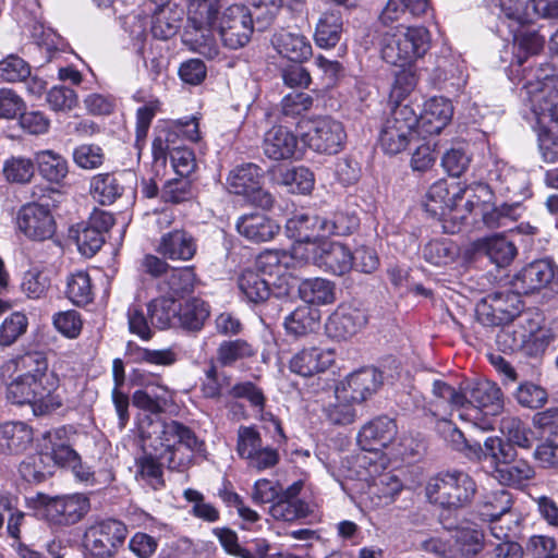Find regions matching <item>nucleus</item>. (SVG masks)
I'll return each instance as SVG.
<instances>
[{"mask_svg":"<svg viewBox=\"0 0 558 558\" xmlns=\"http://www.w3.org/2000/svg\"><path fill=\"white\" fill-rule=\"evenodd\" d=\"M524 87L543 132L539 138L542 157L548 163L558 162V78L529 82Z\"/></svg>","mask_w":558,"mask_h":558,"instance_id":"f257e3e1","label":"nucleus"},{"mask_svg":"<svg viewBox=\"0 0 558 558\" xmlns=\"http://www.w3.org/2000/svg\"><path fill=\"white\" fill-rule=\"evenodd\" d=\"M219 0H190L182 41L191 50L207 58L218 54L213 25L217 20Z\"/></svg>","mask_w":558,"mask_h":558,"instance_id":"f03ea898","label":"nucleus"},{"mask_svg":"<svg viewBox=\"0 0 558 558\" xmlns=\"http://www.w3.org/2000/svg\"><path fill=\"white\" fill-rule=\"evenodd\" d=\"M429 47V32L423 26H396V31L384 33L380 39L383 60L396 66H404L422 58Z\"/></svg>","mask_w":558,"mask_h":558,"instance_id":"7ed1b4c3","label":"nucleus"},{"mask_svg":"<svg viewBox=\"0 0 558 558\" xmlns=\"http://www.w3.org/2000/svg\"><path fill=\"white\" fill-rule=\"evenodd\" d=\"M425 490L430 502L448 509H460L472 502L477 485L469 473L454 469L430 477Z\"/></svg>","mask_w":558,"mask_h":558,"instance_id":"20e7f679","label":"nucleus"},{"mask_svg":"<svg viewBox=\"0 0 558 558\" xmlns=\"http://www.w3.org/2000/svg\"><path fill=\"white\" fill-rule=\"evenodd\" d=\"M468 405L460 418L473 423L482 430L494 428L493 416L499 415L505 408L501 389L494 381L482 379L465 383Z\"/></svg>","mask_w":558,"mask_h":558,"instance_id":"39448f33","label":"nucleus"},{"mask_svg":"<svg viewBox=\"0 0 558 558\" xmlns=\"http://www.w3.org/2000/svg\"><path fill=\"white\" fill-rule=\"evenodd\" d=\"M7 401L16 407H29L35 416H46L63 405L56 389L20 374L11 376L5 385Z\"/></svg>","mask_w":558,"mask_h":558,"instance_id":"423d86ee","label":"nucleus"},{"mask_svg":"<svg viewBox=\"0 0 558 558\" xmlns=\"http://www.w3.org/2000/svg\"><path fill=\"white\" fill-rule=\"evenodd\" d=\"M156 427L159 429L160 447L166 453L161 458L167 459L170 470H184L191 462L192 453L199 451L203 442L191 428L177 421H158Z\"/></svg>","mask_w":558,"mask_h":558,"instance_id":"0eeeda50","label":"nucleus"},{"mask_svg":"<svg viewBox=\"0 0 558 558\" xmlns=\"http://www.w3.org/2000/svg\"><path fill=\"white\" fill-rule=\"evenodd\" d=\"M418 113L409 104H398L386 119L379 136L381 149L388 155L404 151L417 138Z\"/></svg>","mask_w":558,"mask_h":558,"instance_id":"6e6552de","label":"nucleus"},{"mask_svg":"<svg viewBox=\"0 0 558 558\" xmlns=\"http://www.w3.org/2000/svg\"><path fill=\"white\" fill-rule=\"evenodd\" d=\"M128 533L122 521L108 518L90 524L84 532L83 542L93 558H113L124 545Z\"/></svg>","mask_w":558,"mask_h":558,"instance_id":"1a4fd4ad","label":"nucleus"},{"mask_svg":"<svg viewBox=\"0 0 558 558\" xmlns=\"http://www.w3.org/2000/svg\"><path fill=\"white\" fill-rule=\"evenodd\" d=\"M522 293L498 291L487 295L476 307L478 320L486 326H501L513 322L523 310Z\"/></svg>","mask_w":558,"mask_h":558,"instance_id":"9d476101","label":"nucleus"},{"mask_svg":"<svg viewBox=\"0 0 558 558\" xmlns=\"http://www.w3.org/2000/svg\"><path fill=\"white\" fill-rule=\"evenodd\" d=\"M218 32L226 47L235 50L246 46L254 32L250 9L242 4L228 7L219 17Z\"/></svg>","mask_w":558,"mask_h":558,"instance_id":"9b49d317","label":"nucleus"},{"mask_svg":"<svg viewBox=\"0 0 558 558\" xmlns=\"http://www.w3.org/2000/svg\"><path fill=\"white\" fill-rule=\"evenodd\" d=\"M262 170L253 163H246L232 170L227 179L230 192L243 195L252 204L269 209L274 205L272 195L262 189Z\"/></svg>","mask_w":558,"mask_h":558,"instance_id":"f8f14e48","label":"nucleus"},{"mask_svg":"<svg viewBox=\"0 0 558 558\" xmlns=\"http://www.w3.org/2000/svg\"><path fill=\"white\" fill-rule=\"evenodd\" d=\"M345 138L342 123L328 116L312 120L303 134V141L311 149L328 155L342 150Z\"/></svg>","mask_w":558,"mask_h":558,"instance_id":"ddd939ff","label":"nucleus"},{"mask_svg":"<svg viewBox=\"0 0 558 558\" xmlns=\"http://www.w3.org/2000/svg\"><path fill=\"white\" fill-rule=\"evenodd\" d=\"M465 405V383L456 388L441 379H435L432 384V397L426 401L424 411L436 420L448 423L453 412H464Z\"/></svg>","mask_w":558,"mask_h":558,"instance_id":"4468645a","label":"nucleus"},{"mask_svg":"<svg viewBox=\"0 0 558 558\" xmlns=\"http://www.w3.org/2000/svg\"><path fill=\"white\" fill-rule=\"evenodd\" d=\"M555 284H558V269L550 259H537L525 265L510 281L511 289L524 295Z\"/></svg>","mask_w":558,"mask_h":558,"instance_id":"2eb2a0df","label":"nucleus"},{"mask_svg":"<svg viewBox=\"0 0 558 558\" xmlns=\"http://www.w3.org/2000/svg\"><path fill=\"white\" fill-rule=\"evenodd\" d=\"M19 230L28 239L44 241L50 239L56 231V222L48 206L28 203L17 213Z\"/></svg>","mask_w":558,"mask_h":558,"instance_id":"dca6fc26","label":"nucleus"},{"mask_svg":"<svg viewBox=\"0 0 558 558\" xmlns=\"http://www.w3.org/2000/svg\"><path fill=\"white\" fill-rule=\"evenodd\" d=\"M47 519L58 525H72L89 511V499L83 494L45 497L43 501Z\"/></svg>","mask_w":558,"mask_h":558,"instance_id":"f3484780","label":"nucleus"},{"mask_svg":"<svg viewBox=\"0 0 558 558\" xmlns=\"http://www.w3.org/2000/svg\"><path fill=\"white\" fill-rule=\"evenodd\" d=\"M304 482L299 480L287 488L280 487V494L269 508V514L277 521L293 522L311 513L310 505L300 498Z\"/></svg>","mask_w":558,"mask_h":558,"instance_id":"a211bd4d","label":"nucleus"},{"mask_svg":"<svg viewBox=\"0 0 558 558\" xmlns=\"http://www.w3.org/2000/svg\"><path fill=\"white\" fill-rule=\"evenodd\" d=\"M313 262L325 272L343 276L353 267V254L339 242H322L313 248Z\"/></svg>","mask_w":558,"mask_h":558,"instance_id":"6ab92c4d","label":"nucleus"},{"mask_svg":"<svg viewBox=\"0 0 558 558\" xmlns=\"http://www.w3.org/2000/svg\"><path fill=\"white\" fill-rule=\"evenodd\" d=\"M155 251L172 262H189L196 255L197 240L184 229H173L160 236Z\"/></svg>","mask_w":558,"mask_h":558,"instance_id":"aec40b11","label":"nucleus"},{"mask_svg":"<svg viewBox=\"0 0 558 558\" xmlns=\"http://www.w3.org/2000/svg\"><path fill=\"white\" fill-rule=\"evenodd\" d=\"M367 323L363 310L348 304H341L330 315L326 329L331 338L345 340L356 335Z\"/></svg>","mask_w":558,"mask_h":558,"instance_id":"412c9836","label":"nucleus"},{"mask_svg":"<svg viewBox=\"0 0 558 558\" xmlns=\"http://www.w3.org/2000/svg\"><path fill=\"white\" fill-rule=\"evenodd\" d=\"M16 374L35 379L47 388L57 390L59 378L54 372H49L46 354L40 351H31L11 361Z\"/></svg>","mask_w":558,"mask_h":558,"instance_id":"4be33fe9","label":"nucleus"},{"mask_svg":"<svg viewBox=\"0 0 558 558\" xmlns=\"http://www.w3.org/2000/svg\"><path fill=\"white\" fill-rule=\"evenodd\" d=\"M397 434V425L387 416H378L361 428L357 444L365 451H377L387 447Z\"/></svg>","mask_w":558,"mask_h":558,"instance_id":"5701e85b","label":"nucleus"},{"mask_svg":"<svg viewBox=\"0 0 558 558\" xmlns=\"http://www.w3.org/2000/svg\"><path fill=\"white\" fill-rule=\"evenodd\" d=\"M456 196H450L448 183L445 180L435 182L426 193L424 207L433 217L438 218L442 222V229L446 233H456L459 223L449 226L447 214H451V205H456Z\"/></svg>","mask_w":558,"mask_h":558,"instance_id":"b1692460","label":"nucleus"},{"mask_svg":"<svg viewBox=\"0 0 558 558\" xmlns=\"http://www.w3.org/2000/svg\"><path fill=\"white\" fill-rule=\"evenodd\" d=\"M383 384V375L374 367H365L350 374L344 384V399L361 403L377 391Z\"/></svg>","mask_w":558,"mask_h":558,"instance_id":"393cba45","label":"nucleus"},{"mask_svg":"<svg viewBox=\"0 0 558 558\" xmlns=\"http://www.w3.org/2000/svg\"><path fill=\"white\" fill-rule=\"evenodd\" d=\"M238 232L252 243L272 240L280 231V226L260 213L243 215L236 222Z\"/></svg>","mask_w":558,"mask_h":558,"instance_id":"a878e982","label":"nucleus"},{"mask_svg":"<svg viewBox=\"0 0 558 558\" xmlns=\"http://www.w3.org/2000/svg\"><path fill=\"white\" fill-rule=\"evenodd\" d=\"M429 5V0H388L378 21L383 26L396 31V26L405 27L408 15L421 16Z\"/></svg>","mask_w":558,"mask_h":558,"instance_id":"bb28decb","label":"nucleus"},{"mask_svg":"<svg viewBox=\"0 0 558 558\" xmlns=\"http://www.w3.org/2000/svg\"><path fill=\"white\" fill-rule=\"evenodd\" d=\"M453 107L450 100L444 97H434L424 104L418 116V128L425 134H438L450 122Z\"/></svg>","mask_w":558,"mask_h":558,"instance_id":"cd10ccee","label":"nucleus"},{"mask_svg":"<svg viewBox=\"0 0 558 558\" xmlns=\"http://www.w3.org/2000/svg\"><path fill=\"white\" fill-rule=\"evenodd\" d=\"M298 143V137L287 128L272 126L264 135L263 151L271 160H288L293 158Z\"/></svg>","mask_w":558,"mask_h":558,"instance_id":"c85d7f7f","label":"nucleus"},{"mask_svg":"<svg viewBox=\"0 0 558 558\" xmlns=\"http://www.w3.org/2000/svg\"><path fill=\"white\" fill-rule=\"evenodd\" d=\"M33 442V428L24 422L0 424V454L24 453Z\"/></svg>","mask_w":558,"mask_h":558,"instance_id":"c756f323","label":"nucleus"},{"mask_svg":"<svg viewBox=\"0 0 558 558\" xmlns=\"http://www.w3.org/2000/svg\"><path fill=\"white\" fill-rule=\"evenodd\" d=\"M322 220L323 217L317 215H311L307 213L295 214L287 220V235L296 242L313 243L315 246L316 240L318 238H324Z\"/></svg>","mask_w":558,"mask_h":558,"instance_id":"7c9ffc66","label":"nucleus"},{"mask_svg":"<svg viewBox=\"0 0 558 558\" xmlns=\"http://www.w3.org/2000/svg\"><path fill=\"white\" fill-rule=\"evenodd\" d=\"M271 43L279 54L295 63H301L312 56L310 40L300 33L280 31L274 35Z\"/></svg>","mask_w":558,"mask_h":558,"instance_id":"2f4dec72","label":"nucleus"},{"mask_svg":"<svg viewBox=\"0 0 558 558\" xmlns=\"http://www.w3.org/2000/svg\"><path fill=\"white\" fill-rule=\"evenodd\" d=\"M332 353L317 348L304 349L290 361V369L303 377L325 372L332 364Z\"/></svg>","mask_w":558,"mask_h":558,"instance_id":"473e14b6","label":"nucleus"},{"mask_svg":"<svg viewBox=\"0 0 558 558\" xmlns=\"http://www.w3.org/2000/svg\"><path fill=\"white\" fill-rule=\"evenodd\" d=\"M478 252L484 253L498 267L510 265L518 255L517 246L502 234L482 238L475 242Z\"/></svg>","mask_w":558,"mask_h":558,"instance_id":"72a5a7b5","label":"nucleus"},{"mask_svg":"<svg viewBox=\"0 0 558 558\" xmlns=\"http://www.w3.org/2000/svg\"><path fill=\"white\" fill-rule=\"evenodd\" d=\"M184 10L178 5L156 8L151 20V34L155 38L168 40L175 36L182 25Z\"/></svg>","mask_w":558,"mask_h":558,"instance_id":"f704fd0d","label":"nucleus"},{"mask_svg":"<svg viewBox=\"0 0 558 558\" xmlns=\"http://www.w3.org/2000/svg\"><path fill=\"white\" fill-rule=\"evenodd\" d=\"M210 314L209 305L197 298L178 303L177 327L189 331H199Z\"/></svg>","mask_w":558,"mask_h":558,"instance_id":"c9c22d12","label":"nucleus"},{"mask_svg":"<svg viewBox=\"0 0 558 558\" xmlns=\"http://www.w3.org/2000/svg\"><path fill=\"white\" fill-rule=\"evenodd\" d=\"M319 327V311L308 305L296 307L284 318V328L294 338L306 337Z\"/></svg>","mask_w":558,"mask_h":558,"instance_id":"e433bc0d","label":"nucleus"},{"mask_svg":"<svg viewBox=\"0 0 558 558\" xmlns=\"http://www.w3.org/2000/svg\"><path fill=\"white\" fill-rule=\"evenodd\" d=\"M62 430L47 433L46 439L49 445H45V451L39 454L40 463L46 460H52L56 465L71 468L77 463L78 453L68 444L62 441Z\"/></svg>","mask_w":558,"mask_h":558,"instance_id":"4c0bfd02","label":"nucleus"},{"mask_svg":"<svg viewBox=\"0 0 558 558\" xmlns=\"http://www.w3.org/2000/svg\"><path fill=\"white\" fill-rule=\"evenodd\" d=\"M299 295L307 304H331L336 300L335 284L324 278L305 279L299 286Z\"/></svg>","mask_w":558,"mask_h":558,"instance_id":"58836bf2","label":"nucleus"},{"mask_svg":"<svg viewBox=\"0 0 558 558\" xmlns=\"http://www.w3.org/2000/svg\"><path fill=\"white\" fill-rule=\"evenodd\" d=\"M342 32V19L339 11H327L320 16L315 32V41L322 48L335 47Z\"/></svg>","mask_w":558,"mask_h":558,"instance_id":"ea45409f","label":"nucleus"},{"mask_svg":"<svg viewBox=\"0 0 558 558\" xmlns=\"http://www.w3.org/2000/svg\"><path fill=\"white\" fill-rule=\"evenodd\" d=\"M161 454H166L162 448L155 447V453L144 452L136 459L137 476H141L155 489L163 485L161 466L167 463V459H162Z\"/></svg>","mask_w":558,"mask_h":558,"instance_id":"a19ab883","label":"nucleus"},{"mask_svg":"<svg viewBox=\"0 0 558 558\" xmlns=\"http://www.w3.org/2000/svg\"><path fill=\"white\" fill-rule=\"evenodd\" d=\"M153 326L159 329L177 327L178 302L172 298H157L147 305Z\"/></svg>","mask_w":558,"mask_h":558,"instance_id":"79ce46f5","label":"nucleus"},{"mask_svg":"<svg viewBox=\"0 0 558 558\" xmlns=\"http://www.w3.org/2000/svg\"><path fill=\"white\" fill-rule=\"evenodd\" d=\"M35 161L43 178L51 183H60L68 175V162L52 150H43L36 154Z\"/></svg>","mask_w":558,"mask_h":558,"instance_id":"37998d69","label":"nucleus"},{"mask_svg":"<svg viewBox=\"0 0 558 558\" xmlns=\"http://www.w3.org/2000/svg\"><path fill=\"white\" fill-rule=\"evenodd\" d=\"M238 284L250 302H264L270 295V282L255 270H244L239 277Z\"/></svg>","mask_w":558,"mask_h":558,"instance_id":"c03bdc74","label":"nucleus"},{"mask_svg":"<svg viewBox=\"0 0 558 558\" xmlns=\"http://www.w3.org/2000/svg\"><path fill=\"white\" fill-rule=\"evenodd\" d=\"M123 193V186L111 173H101L93 177L90 194L101 205H111Z\"/></svg>","mask_w":558,"mask_h":558,"instance_id":"a18cd8bd","label":"nucleus"},{"mask_svg":"<svg viewBox=\"0 0 558 558\" xmlns=\"http://www.w3.org/2000/svg\"><path fill=\"white\" fill-rule=\"evenodd\" d=\"M511 507V494L502 488L485 495L480 505L478 512L484 520L496 521L509 513Z\"/></svg>","mask_w":558,"mask_h":558,"instance_id":"49530a36","label":"nucleus"},{"mask_svg":"<svg viewBox=\"0 0 558 558\" xmlns=\"http://www.w3.org/2000/svg\"><path fill=\"white\" fill-rule=\"evenodd\" d=\"M66 298L77 306H85L94 300V287L86 271H77L68 277Z\"/></svg>","mask_w":558,"mask_h":558,"instance_id":"de8ad7c7","label":"nucleus"},{"mask_svg":"<svg viewBox=\"0 0 558 558\" xmlns=\"http://www.w3.org/2000/svg\"><path fill=\"white\" fill-rule=\"evenodd\" d=\"M424 259L435 266H447L459 255L457 245L447 239H437L427 242L422 251Z\"/></svg>","mask_w":558,"mask_h":558,"instance_id":"09e8293b","label":"nucleus"},{"mask_svg":"<svg viewBox=\"0 0 558 558\" xmlns=\"http://www.w3.org/2000/svg\"><path fill=\"white\" fill-rule=\"evenodd\" d=\"M324 236H347L360 227V219L354 213L336 211L330 217H323Z\"/></svg>","mask_w":558,"mask_h":558,"instance_id":"8fccbe9b","label":"nucleus"},{"mask_svg":"<svg viewBox=\"0 0 558 558\" xmlns=\"http://www.w3.org/2000/svg\"><path fill=\"white\" fill-rule=\"evenodd\" d=\"M114 387L112 389V401L119 416L120 427L123 428L129 418V396L120 390L124 384V364L121 359H114L112 363Z\"/></svg>","mask_w":558,"mask_h":558,"instance_id":"3c124183","label":"nucleus"},{"mask_svg":"<svg viewBox=\"0 0 558 558\" xmlns=\"http://www.w3.org/2000/svg\"><path fill=\"white\" fill-rule=\"evenodd\" d=\"M520 325L525 330L527 335H523V338L529 337L526 340V348L530 353L537 354L539 352H544L548 345V341L546 340L545 335L538 336L537 332L541 331V322L538 314H534L532 312H523L517 316Z\"/></svg>","mask_w":558,"mask_h":558,"instance_id":"603ef678","label":"nucleus"},{"mask_svg":"<svg viewBox=\"0 0 558 558\" xmlns=\"http://www.w3.org/2000/svg\"><path fill=\"white\" fill-rule=\"evenodd\" d=\"M2 173L11 183H28L35 173V165L31 158L12 156L3 163Z\"/></svg>","mask_w":558,"mask_h":558,"instance_id":"864d4df0","label":"nucleus"},{"mask_svg":"<svg viewBox=\"0 0 558 558\" xmlns=\"http://www.w3.org/2000/svg\"><path fill=\"white\" fill-rule=\"evenodd\" d=\"M502 14L509 21L524 25L536 17L535 0H500Z\"/></svg>","mask_w":558,"mask_h":558,"instance_id":"5fc2aeb1","label":"nucleus"},{"mask_svg":"<svg viewBox=\"0 0 558 558\" xmlns=\"http://www.w3.org/2000/svg\"><path fill=\"white\" fill-rule=\"evenodd\" d=\"M534 469L529 464L527 461L520 459L513 460L508 464L500 465L496 469L495 477L506 485H519L524 481H529L534 477Z\"/></svg>","mask_w":558,"mask_h":558,"instance_id":"6e6d98bb","label":"nucleus"},{"mask_svg":"<svg viewBox=\"0 0 558 558\" xmlns=\"http://www.w3.org/2000/svg\"><path fill=\"white\" fill-rule=\"evenodd\" d=\"M253 355H255V350L243 339L223 341L217 349V361L221 366H231L236 361Z\"/></svg>","mask_w":558,"mask_h":558,"instance_id":"4d7b16f0","label":"nucleus"},{"mask_svg":"<svg viewBox=\"0 0 558 558\" xmlns=\"http://www.w3.org/2000/svg\"><path fill=\"white\" fill-rule=\"evenodd\" d=\"M454 539V548L458 550V555L465 558L476 556L485 546L484 533L477 529H460L457 531Z\"/></svg>","mask_w":558,"mask_h":558,"instance_id":"13d9d810","label":"nucleus"},{"mask_svg":"<svg viewBox=\"0 0 558 558\" xmlns=\"http://www.w3.org/2000/svg\"><path fill=\"white\" fill-rule=\"evenodd\" d=\"M279 183L293 193L307 194L314 187V174L306 167H294L280 173Z\"/></svg>","mask_w":558,"mask_h":558,"instance_id":"bf43d9fd","label":"nucleus"},{"mask_svg":"<svg viewBox=\"0 0 558 558\" xmlns=\"http://www.w3.org/2000/svg\"><path fill=\"white\" fill-rule=\"evenodd\" d=\"M500 432L507 438V442L513 446L530 448L532 445L531 429L518 417H502L500 421Z\"/></svg>","mask_w":558,"mask_h":558,"instance_id":"052dcab7","label":"nucleus"},{"mask_svg":"<svg viewBox=\"0 0 558 558\" xmlns=\"http://www.w3.org/2000/svg\"><path fill=\"white\" fill-rule=\"evenodd\" d=\"M28 318L22 312H14L0 325V347L14 344L27 330Z\"/></svg>","mask_w":558,"mask_h":558,"instance_id":"680f3d73","label":"nucleus"},{"mask_svg":"<svg viewBox=\"0 0 558 558\" xmlns=\"http://www.w3.org/2000/svg\"><path fill=\"white\" fill-rule=\"evenodd\" d=\"M49 288L50 278L45 271L34 268L24 274L21 289L27 298L34 300L45 298Z\"/></svg>","mask_w":558,"mask_h":558,"instance_id":"e2e57ef3","label":"nucleus"},{"mask_svg":"<svg viewBox=\"0 0 558 558\" xmlns=\"http://www.w3.org/2000/svg\"><path fill=\"white\" fill-rule=\"evenodd\" d=\"M31 75L29 64L16 54L0 61V77L8 83L25 81Z\"/></svg>","mask_w":558,"mask_h":558,"instance_id":"0e129e2a","label":"nucleus"},{"mask_svg":"<svg viewBox=\"0 0 558 558\" xmlns=\"http://www.w3.org/2000/svg\"><path fill=\"white\" fill-rule=\"evenodd\" d=\"M253 22L256 21L259 28H266L272 23L281 9V0H247Z\"/></svg>","mask_w":558,"mask_h":558,"instance_id":"69168bd1","label":"nucleus"},{"mask_svg":"<svg viewBox=\"0 0 558 558\" xmlns=\"http://www.w3.org/2000/svg\"><path fill=\"white\" fill-rule=\"evenodd\" d=\"M75 242L78 251L88 257L94 256L104 245L105 235L94 230L86 223H82L76 229Z\"/></svg>","mask_w":558,"mask_h":558,"instance_id":"338daca9","label":"nucleus"},{"mask_svg":"<svg viewBox=\"0 0 558 558\" xmlns=\"http://www.w3.org/2000/svg\"><path fill=\"white\" fill-rule=\"evenodd\" d=\"M194 196L192 183L187 178L168 180L162 190L161 198L166 203L179 204Z\"/></svg>","mask_w":558,"mask_h":558,"instance_id":"774afa93","label":"nucleus"}]
</instances>
